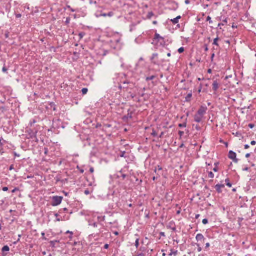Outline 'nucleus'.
Here are the masks:
<instances>
[{
	"instance_id": "nucleus-1",
	"label": "nucleus",
	"mask_w": 256,
	"mask_h": 256,
	"mask_svg": "<svg viewBox=\"0 0 256 256\" xmlns=\"http://www.w3.org/2000/svg\"><path fill=\"white\" fill-rule=\"evenodd\" d=\"M26 132H28V136L29 138L32 139L34 141H35L36 142H38V140L36 137V134L38 133V130L36 128L31 129L28 128L26 130Z\"/></svg>"
},
{
	"instance_id": "nucleus-2",
	"label": "nucleus",
	"mask_w": 256,
	"mask_h": 256,
	"mask_svg": "<svg viewBox=\"0 0 256 256\" xmlns=\"http://www.w3.org/2000/svg\"><path fill=\"white\" fill-rule=\"evenodd\" d=\"M63 198L62 196H55L52 198V206H57L60 204L62 202Z\"/></svg>"
},
{
	"instance_id": "nucleus-3",
	"label": "nucleus",
	"mask_w": 256,
	"mask_h": 256,
	"mask_svg": "<svg viewBox=\"0 0 256 256\" xmlns=\"http://www.w3.org/2000/svg\"><path fill=\"white\" fill-rule=\"evenodd\" d=\"M228 157L230 159L233 160L235 163H238V160L236 158V154L232 150H230L228 152Z\"/></svg>"
},
{
	"instance_id": "nucleus-4",
	"label": "nucleus",
	"mask_w": 256,
	"mask_h": 256,
	"mask_svg": "<svg viewBox=\"0 0 256 256\" xmlns=\"http://www.w3.org/2000/svg\"><path fill=\"white\" fill-rule=\"evenodd\" d=\"M208 108L206 106H202L197 112V114L204 117V115L206 114Z\"/></svg>"
},
{
	"instance_id": "nucleus-5",
	"label": "nucleus",
	"mask_w": 256,
	"mask_h": 256,
	"mask_svg": "<svg viewBox=\"0 0 256 256\" xmlns=\"http://www.w3.org/2000/svg\"><path fill=\"white\" fill-rule=\"evenodd\" d=\"M154 42H160V44H164V38L162 36H161L158 34L156 33L154 34Z\"/></svg>"
},
{
	"instance_id": "nucleus-6",
	"label": "nucleus",
	"mask_w": 256,
	"mask_h": 256,
	"mask_svg": "<svg viewBox=\"0 0 256 256\" xmlns=\"http://www.w3.org/2000/svg\"><path fill=\"white\" fill-rule=\"evenodd\" d=\"M220 84L218 80L214 81L212 84V90L214 92V94H216V92L220 88Z\"/></svg>"
},
{
	"instance_id": "nucleus-7",
	"label": "nucleus",
	"mask_w": 256,
	"mask_h": 256,
	"mask_svg": "<svg viewBox=\"0 0 256 256\" xmlns=\"http://www.w3.org/2000/svg\"><path fill=\"white\" fill-rule=\"evenodd\" d=\"M224 185L223 184H218L215 186V189L218 193H221L222 192V189L224 188Z\"/></svg>"
},
{
	"instance_id": "nucleus-8",
	"label": "nucleus",
	"mask_w": 256,
	"mask_h": 256,
	"mask_svg": "<svg viewBox=\"0 0 256 256\" xmlns=\"http://www.w3.org/2000/svg\"><path fill=\"white\" fill-rule=\"evenodd\" d=\"M202 116H199L197 114H196L194 116V121L198 123L202 121Z\"/></svg>"
},
{
	"instance_id": "nucleus-9",
	"label": "nucleus",
	"mask_w": 256,
	"mask_h": 256,
	"mask_svg": "<svg viewBox=\"0 0 256 256\" xmlns=\"http://www.w3.org/2000/svg\"><path fill=\"white\" fill-rule=\"evenodd\" d=\"M196 240L197 241H202L204 240V238L202 234H198L196 236Z\"/></svg>"
},
{
	"instance_id": "nucleus-10",
	"label": "nucleus",
	"mask_w": 256,
	"mask_h": 256,
	"mask_svg": "<svg viewBox=\"0 0 256 256\" xmlns=\"http://www.w3.org/2000/svg\"><path fill=\"white\" fill-rule=\"evenodd\" d=\"M135 236L136 237L135 246L138 248L139 246V240H140L139 236H138V234H136L135 235Z\"/></svg>"
},
{
	"instance_id": "nucleus-11",
	"label": "nucleus",
	"mask_w": 256,
	"mask_h": 256,
	"mask_svg": "<svg viewBox=\"0 0 256 256\" xmlns=\"http://www.w3.org/2000/svg\"><path fill=\"white\" fill-rule=\"evenodd\" d=\"M158 54H154L152 56V57L151 58V60L153 64H158V63L154 60V59L158 57Z\"/></svg>"
},
{
	"instance_id": "nucleus-12",
	"label": "nucleus",
	"mask_w": 256,
	"mask_h": 256,
	"mask_svg": "<svg viewBox=\"0 0 256 256\" xmlns=\"http://www.w3.org/2000/svg\"><path fill=\"white\" fill-rule=\"evenodd\" d=\"M181 18L180 16H178L176 18L172 20L171 22L174 24H178V20Z\"/></svg>"
},
{
	"instance_id": "nucleus-13",
	"label": "nucleus",
	"mask_w": 256,
	"mask_h": 256,
	"mask_svg": "<svg viewBox=\"0 0 256 256\" xmlns=\"http://www.w3.org/2000/svg\"><path fill=\"white\" fill-rule=\"evenodd\" d=\"M114 16V13L112 12H110L108 14H101L100 16H104V17H106V16H108L111 17V16Z\"/></svg>"
},
{
	"instance_id": "nucleus-14",
	"label": "nucleus",
	"mask_w": 256,
	"mask_h": 256,
	"mask_svg": "<svg viewBox=\"0 0 256 256\" xmlns=\"http://www.w3.org/2000/svg\"><path fill=\"white\" fill-rule=\"evenodd\" d=\"M178 254V250H171L170 252L168 254L169 256H176Z\"/></svg>"
},
{
	"instance_id": "nucleus-15",
	"label": "nucleus",
	"mask_w": 256,
	"mask_h": 256,
	"mask_svg": "<svg viewBox=\"0 0 256 256\" xmlns=\"http://www.w3.org/2000/svg\"><path fill=\"white\" fill-rule=\"evenodd\" d=\"M10 250V248L8 246H4L2 248V252H8Z\"/></svg>"
},
{
	"instance_id": "nucleus-16",
	"label": "nucleus",
	"mask_w": 256,
	"mask_h": 256,
	"mask_svg": "<svg viewBox=\"0 0 256 256\" xmlns=\"http://www.w3.org/2000/svg\"><path fill=\"white\" fill-rule=\"evenodd\" d=\"M192 94H188L186 98V102H189L190 100V98H192Z\"/></svg>"
},
{
	"instance_id": "nucleus-17",
	"label": "nucleus",
	"mask_w": 256,
	"mask_h": 256,
	"mask_svg": "<svg viewBox=\"0 0 256 256\" xmlns=\"http://www.w3.org/2000/svg\"><path fill=\"white\" fill-rule=\"evenodd\" d=\"M226 183L227 186H228L229 188H231L232 186V184L230 182L229 179L227 178L226 180Z\"/></svg>"
},
{
	"instance_id": "nucleus-18",
	"label": "nucleus",
	"mask_w": 256,
	"mask_h": 256,
	"mask_svg": "<svg viewBox=\"0 0 256 256\" xmlns=\"http://www.w3.org/2000/svg\"><path fill=\"white\" fill-rule=\"evenodd\" d=\"M82 94L84 95L86 94L88 92V89L86 88H84L82 90Z\"/></svg>"
},
{
	"instance_id": "nucleus-19",
	"label": "nucleus",
	"mask_w": 256,
	"mask_h": 256,
	"mask_svg": "<svg viewBox=\"0 0 256 256\" xmlns=\"http://www.w3.org/2000/svg\"><path fill=\"white\" fill-rule=\"evenodd\" d=\"M3 152H3L2 144L1 142V140H0V154H2Z\"/></svg>"
},
{
	"instance_id": "nucleus-20",
	"label": "nucleus",
	"mask_w": 256,
	"mask_h": 256,
	"mask_svg": "<svg viewBox=\"0 0 256 256\" xmlns=\"http://www.w3.org/2000/svg\"><path fill=\"white\" fill-rule=\"evenodd\" d=\"M162 170V168L160 167V166H158L156 167L154 171L156 172H157L158 171H160Z\"/></svg>"
},
{
	"instance_id": "nucleus-21",
	"label": "nucleus",
	"mask_w": 256,
	"mask_h": 256,
	"mask_svg": "<svg viewBox=\"0 0 256 256\" xmlns=\"http://www.w3.org/2000/svg\"><path fill=\"white\" fill-rule=\"evenodd\" d=\"M214 175L212 172H208V178H214Z\"/></svg>"
},
{
	"instance_id": "nucleus-22",
	"label": "nucleus",
	"mask_w": 256,
	"mask_h": 256,
	"mask_svg": "<svg viewBox=\"0 0 256 256\" xmlns=\"http://www.w3.org/2000/svg\"><path fill=\"white\" fill-rule=\"evenodd\" d=\"M218 38H216L214 40L213 44L218 46Z\"/></svg>"
},
{
	"instance_id": "nucleus-23",
	"label": "nucleus",
	"mask_w": 256,
	"mask_h": 256,
	"mask_svg": "<svg viewBox=\"0 0 256 256\" xmlns=\"http://www.w3.org/2000/svg\"><path fill=\"white\" fill-rule=\"evenodd\" d=\"M154 78H155V76H150V77H148V78H146V81L151 80H154Z\"/></svg>"
},
{
	"instance_id": "nucleus-24",
	"label": "nucleus",
	"mask_w": 256,
	"mask_h": 256,
	"mask_svg": "<svg viewBox=\"0 0 256 256\" xmlns=\"http://www.w3.org/2000/svg\"><path fill=\"white\" fill-rule=\"evenodd\" d=\"M178 126L180 128H186V123L180 124H178Z\"/></svg>"
},
{
	"instance_id": "nucleus-25",
	"label": "nucleus",
	"mask_w": 256,
	"mask_h": 256,
	"mask_svg": "<svg viewBox=\"0 0 256 256\" xmlns=\"http://www.w3.org/2000/svg\"><path fill=\"white\" fill-rule=\"evenodd\" d=\"M218 164V163H216V164H215V166H215V167L213 169V170H214V172H218V166H217Z\"/></svg>"
},
{
	"instance_id": "nucleus-26",
	"label": "nucleus",
	"mask_w": 256,
	"mask_h": 256,
	"mask_svg": "<svg viewBox=\"0 0 256 256\" xmlns=\"http://www.w3.org/2000/svg\"><path fill=\"white\" fill-rule=\"evenodd\" d=\"M85 35V34L84 32H80L78 36L80 37V39L81 40L83 38L84 36Z\"/></svg>"
},
{
	"instance_id": "nucleus-27",
	"label": "nucleus",
	"mask_w": 256,
	"mask_h": 256,
	"mask_svg": "<svg viewBox=\"0 0 256 256\" xmlns=\"http://www.w3.org/2000/svg\"><path fill=\"white\" fill-rule=\"evenodd\" d=\"M151 134H152V136L154 137H156V136H158L157 133L154 130H152V132Z\"/></svg>"
},
{
	"instance_id": "nucleus-28",
	"label": "nucleus",
	"mask_w": 256,
	"mask_h": 256,
	"mask_svg": "<svg viewBox=\"0 0 256 256\" xmlns=\"http://www.w3.org/2000/svg\"><path fill=\"white\" fill-rule=\"evenodd\" d=\"M184 50V49L183 47H182L180 48L178 50V52L180 53V54H181L182 52H183Z\"/></svg>"
},
{
	"instance_id": "nucleus-29",
	"label": "nucleus",
	"mask_w": 256,
	"mask_h": 256,
	"mask_svg": "<svg viewBox=\"0 0 256 256\" xmlns=\"http://www.w3.org/2000/svg\"><path fill=\"white\" fill-rule=\"evenodd\" d=\"M206 21L209 22L210 24H212V18H211L210 16L207 17Z\"/></svg>"
},
{
	"instance_id": "nucleus-30",
	"label": "nucleus",
	"mask_w": 256,
	"mask_h": 256,
	"mask_svg": "<svg viewBox=\"0 0 256 256\" xmlns=\"http://www.w3.org/2000/svg\"><path fill=\"white\" fill-rule=\"evenodd\" d=\"M202 91V84H200L198 90V92L200 94Z\"/></svg>"
},
{
	"instance_id": "nucleus-31",
	"label": "nucleus",
	"mask_w": 256,
	"mask_h": 256,
	"mask_svg": "<svg viewBox=\"0 0 256 256\" xmlns=\"http://www.w3.org/2000/svg\"><path fill=\"white\" fill-rule=\"evenodd\" d=\"M202 224H208V220L207 219H204L202 220Z\"/></svg>"
},
{
	"instance_id": "nucleus-32",
	"label": "nucleus",
	"mask_w": 256,
	"mask_h": 256,
	"mask_svg": "<svg viewBox=\"0 0 256 256\" xmlns=\"http://www.w3.org/2000/svg\"><path fill=\"white\" fill-rule=\"evenodd\" d=\"M68 210L66 208H63V209H61V210H60V213H62V212H67V211H68Z\"/></svg>"
},
{
	"instance_id": "nucleus-33",
	"label": "nucleus",
	"mask_w": 256,
	"mask_h": 256,
	"mask_svg": "<svg viewBox=\"0 0 256 256\" xmlns=\"http://www.w3.org/2000/svg\"><path fill=\"white\" fill-rule=\"evenodd\" d=\"M154 16V14L152 12H149L148 14V18H150Z\"/></svg>"
},
{
	"instance_id": "nucleus-34",
	"label": "nucleus",
	"mask_w": 256,
	"mask_h": 256,
	"mask_svg": "<svg viewBox=\"0 0 256 256\" xmlns=\"http://www.w3.org/2000/svg\"><path fill=\"white\" fill-rule=\"evenodd\" d=\"M160 237H165L166 236L164 232H160Z\"/></svg>"
},
{
	"instance_id": "nucleus-35",
	"label": "nucleus",
	"mask_w": 256,
	"mask_h": 256,
	"mask_svg": "<svg viewBox=\"0 0 256 256\" xmlns=\"http://www.w3.org/2000/svg\"><path fill=\"white\" fill-rule=\"evenodd\" d=\"M66 234H70V235H73L74 234V233L73 232H70V230H68L66 232Z\"/></svg>"
},
{
	"instance_id": "nucleus-36",
	"label": "nucleus",
	"mask_w": 256,
	"mask_h": 256,
	"mask_svg": "<svg viewBox=\"0 0 256 256\" xmlns=\"http://www.w3.org/2000/svg\"><path fill=\"white\" fill-rule=\"evenodd\" d=\"M84 193L86 194V195H88L90 194V191L88 190H86L84 191Z\"/></svg>"
},
{
	"instance_id": "nucleus-37",
	"label": "nucleus",
	"mask_w": 256,
	"mask_h": 256,
	"mask_svg": "<svg viewBox=\"0 0 256 256\" xmlns=\"http://www.w3.org/2000/svg\"><path fill=\"white\" fill-rule=\"evenodd\" d=\"M135 256H145V255L143 253H140L136 254Z\"/></svg>"
},
{
	"instance_id": "nucleus-38",
	"label": "nucleus",
	"mask_w": 256,
	"mask_h": 256,
	"mask_svg": "<svg viewBox=\"0 0 256 256\" xmlns=\"http://www.w3.org/2000/svg\"><path fill=\"white\" fill-rule=\"evenodd\" d=\"M178 134H179V135H180V136H183V134H184V132H182V131H179V132H178Z\"/></svg>"
},
{
	"instance_id": "nucleus-39",
	"label": "nucleus",
	"mask_w": 256,
	"mask_h": 256,
	"mask_svg": "<svg viewBox=\"0 0 256 256\" xmlns=\"http://www.w3.org/2000/svg\"><path fill=\"white\" fill-rule=\"evenodd\" d=\"M250 144L252 145V146H254L256 144V142L254 141V140H252L251 142H250Z\"/></svg>"
},
{
	"instance_id": "nucleus-40",
	"label": "nucleus",
	"mask_w": 256,
	"mask_h": 256,
	"mask_svg": "<svg viewBox=\"0 0 256 256\" xmlns=\"http://www.w3.org/2000/svg\"><path fill=\"white\" fill-rule=\"evenodd\" d=\"M8 187H4V188H2V190H3V191H4V192H6V191H8Z\"/></svg>"
},
{
	"instance_id": "nucleus-41",
	"label": "nucleus",
	"mask_w": 256,
	"mask_h": 256,
	"mask_svg": "<svg viewBox=\"0 0 256 256\" xmlns=\"http://www.w3.org/2000/svg\"><path fill=\"white\" fill-rule=\"evenodd\" d=\"M90 173H93L94 172V168H90Z\"/></svg>"
},
{
	"instance_id": "nucleus-42",
	"label": "nucleus",
	"mask_w": 256,
	"mask_h": 256,
	"mask_svg": "<svg viewBox=\"0 0 256 256\" xmlns=\"http://www.w3.org/2000/svg\"><path fill=\"white\" fill-rule=\"evenodd\" d=\"M92 226L94 228H96L98 226V224L96 222H94V224H92Z\"/></svg>"
},
{
	"instance_id": "nucleus-43",
	"label": "nucleus",
	"mask_w": 256,
	"mask_h": 256,
	"mask_svg": "<svg viewBox=\"0 0 256 256\" xmlns=\"http://www.w3.org/2000/svg\"><path fill=\"white\" fill-rule=\"evenodd\" d=\"M248 127L250 128H252L254 127V124H249Z\"/></svg>"
},
{
	"instance_id": "nucleus-44",
	"label": "nucleus",
	"mask_w": 256,
	"mask_h": 256,
	"mask_svg": "<svg viewBox=\"0 0 256 256\" xmlns=\"http://www.w3.org/2000/svg\"><path fill=\"white\" fill-rule=\"evenodd\" d=\"M70 18H68L66 19V24H68L70 23Z\"/></svg>"
},
{
	"instance_id": "nucleus-45",
	"label": "nucleus",
	"mask_w": 256,
	"mask_h": 256,
	"mask_svg": "<svg viewBox=\"0 0 256 256\" xmlns=\"http://www.w3.org/2000/svg\"><path fill=\"white\" fill-rule=\"evenodd\" d=\"M214 56H215L214 54H212V56H211V60L212 61H213V60H214Z\"/></svg>"
},
{
	"instance_id": "nucleus-46",
	"label": "nucleus",
	"mask_w": 256,
	"mask_h": 256,
	"mask_svg": "<svg viewBox=\"0 0 256 256\" xmlns=\"http://www.w3.org/2000/svg\"><path fill=\"white\" fill-rule=\"evenodd\" d=\"M109 247V245L108 244H106L104 246V248L105 249H108Z\"/></svg>"
},
{
	"instance_id": "nucleus-47",
	"label": "nucleus",
	"mask_w": 256,
	"mask_h": 256,
	"mask_svg": "<svg viewBox=\"0 0 256 256\" xmlns=\"http://www.w3.org/2000/svg\"><path fill=\"white\" fill-rule=\"evenodd\" d=\"M164 132H162L159 136V138H162L164 135Z\"/></svg>"
},
{
	"instance_id": "nucleus-48",
	"label": "nucleus",
	"mask_w": 256,
	"mask_h": 256,
	"mask_svg": "<svg viewBox=\"0 0 256 256\" xmlns=\"http://www.w3.org/2000/svg\"><path fill=\"white\" fill-rule=\"evenodd\" d=\"M48 152V149L47 148H44V154H47Z\"/></svg>"
},
{
	"instance_id": "nucleus-49",
	"label": "nucleus",
	"mask_w": 256,
	"mask_h": 256,
	"mask_svg": "<svg viewBox=\"0 0 256 256\" xmlns=\"http://www.w3.org/2000/svg\"><path fill=\"white\" fill-rule=\"evenodd\" d=\"M250 148V146L248 144L244 145V148L245 149H248Z\"/></svg>"
},
{
	"instance_id": "nucleus-50",
	"label": "nucleus",
	"mask_w": 256,
	"mask_h": 256,
	"mask_svg": "<svg viewBox=\"0 0 256 256\" xmlns=\"http://www.w3.org/2000/svg\"><path fill=\"white\" fill-rule=\"evenodd\" d=\"M162 256H166V254L164 252V250H162Z\"/></svg>"
},
{
	"instance_id": "nucleus-51",
	"label": "nucleus",
	"mask_w": 256,
	"mask_h": 256,
	"mask_svg": "<svg viewBox=\"0 0 256 256\" xmlns=\"http://www.w3.org/2000/svg\"><path fill=\"white\" fill-rule=\"evenodd\" d=\"M185 3H186V4H188L190 3V1L189 0H186L185 1Z\"/></svg>"
},
{
	"instance_id": "nucleus-52",
	"label": "nucleus",
	"mask_w": 256,
	"mask_h": 256,
	"mask_svg": "<svg viewBox=\"0 0 256 256\" xmlns=\"http://www.w3.org/2000/svg\"><path fill=\"white\" fill-rule=\"evenodd\" d=\"M210 244H209V243H207V244H206V248H209V247H210Z\"/></svg>"
},
{
	"instance_id": "nucleus-53",
	"label": "nucleus",
	"mask_w": 256,
	"mask_h": 256,
	"mask_svg": "<svg viewBox=\"0 0 256 256\" xmlns=\"http://www.w3.org/2000/svg\"><path fill=\"white\" fill-rule=\"evenodd\" d=\"M122 176L123 180H124L126 178V176L124 174H122Z\"/></svg>"
},
{
	"instance_id": "nucleus-54",
	"label": "nucleus",
	"mask_w": 256,
	"mask_h": 256,
	"mask_svg": "<svg viewBox=\"0 0 256 256\" xmlns=\"http://www.w3.org/2000/svg\"><path fill=\"white\" fill-rule=\"evenodd\" d=\"M250 156V154H247L246 155V158H248Z\"/></svg>"
},
{
	"instance_id": "nucleus-55",
	"label": "nucleus",
	"mask_w": 256,
	"mask_h": 256,
	"mask_svg": "<svg viewBox=\"0 0 256 256\" xmlns=\"http://www.w3.org/2000/svg\"><path fill=\"white\" fill-rule=\"evenodd\" d=\"M130 84V83L128 81H125V82H123L124 84Z\"/></svg>"
},
{
	"instance_id": "nucleus-56",
	"label": "nucleus",
	"mask_w": 256,
	"mask_h": 256,
	"mask_svg": "<svg viewBox=\"0 0 256 256\" xmlns=\"http://www.w3.org/2000/svg\"><path fill=\"white\" fill-rule=\"evenodd\" d=\"M200 216V215L199 214H196V219H198Z\"/></svg>"
},
{
	"instance_id": "nucleus-57",
	"label": "nucleus",
	"mask_w": 256,
	"mask_h": 256,
	"mask_svg": "<svg viewBox=\"0 0 256 256\" xmlns=\"http://www.w3.org/2000/svg\"><path fill=\"white\" fill-rule=\"evenodd\" d=\"M68 238H69L70 240H72V238H73V235H70V236H69Z\"/></svg>"
},
{
	"instance_id": "nucleus-58",
	"label": "nucleus",
	"mask_w": 256,
	"mask_h": 256,
	"mask_svg": "<svg viewBox=\"0 0 256 256\" xmlns=\"http://www.w3.org/2000/svg\"><path fill=\"white\" fill-rule=\"evenodd\" d=\"M6 70H7V69L5 67H4L2 68V71L4 72H6Z\"/></svg>"
},
{
	"instance_id": "nucleus-59",
	"label": "nucleus",
	"mask_w": 256,
	"mask_h": 256,
	"mask_svg": "<svg viewBox=\"0 0 256 256\" xmlns=\"http://www.w3.org/2000/svg\"><path fill=\"white\" fill-rule=\"evenodd\" d=\"M212 72V70L211 69H208V72L209 73V74H211Z\"/></svg>"
},
{
	"instance_id": "nucleus-60",
	"label": "nucleus",
	"mask_w": 256,
	"mask_h": 256,
	"mask_svg": "<svg viewBox=\"0 0 256 256\" xmlns=\"http://www.w3.org/2000/svg\"><path fill=\"white\" fill-rule=\"evenodd\" d=\"M125 153H126L125 152H123L122 154L120 155V156H121L122 157H124V154H125Z\"/></svg>"
},
{
	"instance_id": "nucleus-61",
	"label": "nucleus",
	"mask_w": 256,
	"mask_h": 256,
	"mask_svg": "<svg viewBox=\"0 0 256 256\" xmlns=\"http://www.w3.org/2000/svg\"><path fill=\"white\" fill-rule=\"evenodd\" d=\"M60 220H62L58 218H56V222H60Z\"/></svg>"
},
{
	"instance_id": "nucleus-62",
	"label": "nucleus",
	"mask_w": 256,
	"mask_h": 256,
	"mask_svg": "<svg viewBox=\"0 0 256 256\" xmlns=\"http://www.w3.org/2000/svg\"><path fill=\"white\" fill-rule=\"evenodd\" d=\"M223 22L225 24H227L228 23V20H227V19H225L224 20H223Z\"/></svg>"
},
{
	"instance_id": "nucleus-63",
	"label": "nucleus",
	"mask_w": 256,
	"mask_h": 256,
	"mask_svg": "<svg viewBox=\"0 0 256 256\" xmlns=\"http://www.w3.org/2000/svg\"><path fill=\"white\" fill-rule=\"evenodd\" d=\"M54 216H55L56 218H58V217L59 215H58V214H54Z\"/></svg>"
},
{
	"instance_id": "nucleus-64",
	"label": "nucleus",
	"mask_w": 256,
	"mask_h": 256,
	"mask_svg": "<svg viewBox=\"0 0 256 256\" xmlns=\"http://www.w3.org/2000/svg\"><path fill=\"white\" fill-rule=\"evenodd\" d=\"M248 170V168H246L244 169V171H247Z\"/></svg>"
}]
</instances>
